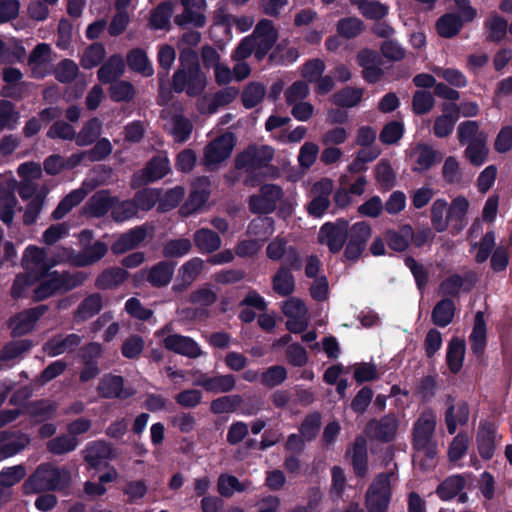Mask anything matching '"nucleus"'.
Masks as SVG:
<instances>
[{
  "label": "nucleus",
  "instance_id": "nucleus-1",
  "mask_svg": "<svg viewBox=\"0 0 512 512\" xmlns=\"http://www.w3.org/2000/svg\"><path fill=\"white\" fill-rule=\"evenodd\" d=\"M16 192L23 200L28 201L23 222L25 225H32V178L21 183H18L15 179L0 183V220L6 225L12 223L17 204Z\"/></svg>",
  "mask_w": 512,
  "mask_h": 512
},
{
  "label": "nucleus",
  "instance_id": "nucleus-2",
  "mask_svg": "<svg viewBox=\"0 0 512 512\" xmlns=\"http://www.w3.org/2000/svg\"><path fill=\"white\" fill-rule=\"evenodd\" d=\"M436 428V415L431 410L421 413L413 428V444L417 450L416 458L423 454L432 460L436 455V445L433 441Z\"/></svg>",
  "mask_w": 512,
  "mask_h": 512
},
{
  "label": "nucleus",
  "instance_id": "nucleus-3",
  "mask_svg": "<svg viewBox=\"0 0 512 512\" xmlns=\"http://www.w3.org/2000/svg\"><path fill=\"white\" fill-rule=\"evenodd\" d=\"M163 346L178 355L196 359L204 355L201 346L191 337L174 332L172 323H167L155 332Z\"/></svg>",
  "mask_w": 512,
  "mask_h": 512
},
{
  "label": "nucleus",
  "instance_id": "nucleus-4",
  "mask_svg": "<svg viewBox=\"0 0 512 512\" xmlns=\"http://www.w3.org/2000/svg\"><path fill=\"white\" fill-rule=\"evenodd\" d=\"M207 79L198 64L178 69L173 75L172 86L175 92L186 91L188 96L200 95L206 87Z\"/></svg>",
  "mask_w": 512,
  "mask_h": 512
},
{
  "label": "nucleus",
  "instance_id": "nucleus-5",
  "mask_svg": "<svg viewBox=\"0 0 512 512\" xmlns=\"http://www.w3.org/2000/svg\"><path fill=\"white\" fill-rule=\"evenodd\" d=\"M391 473L379 474L369 486L365 506L367 512H386L391 500Z\"/></svg>",
  "mask_w": 512,
  "mask_h": 512
},
{
  "label": "nucleus",
  "instance_id": "nucleus-6",
  "mask_svg": "<svg viewBox=\"0 0 512 512\" xmlns=\"http://www.w3.org/2000/svg\"><path fill=\"white\" fill-rule=\"evenodd\" d=\"M71 474L65 468L41 465L34 472V488L43 490H62L69 486Z\"/></svg>",
  "mask_w": 512,
  "mask_h": 512
},
{
  "label": "nucleus",
  "instance_id": "nucleus-7",
  "mask_svg": "<svg viewBox=\"0 0 512 512\" xmlns=\"http://www.w3.org/2000/svg\"><path fill=\"white\" fill-rule=\"evenodd\" d=\"M43 259L44 251L34 247V274H36V268ZM59 291L57 271H45L39 276L34 275V301L47 298Z\"/></svg>",
  "mask_w": 512,
  "mask_h": 512
},
{
  "label": "nucleus",
  "instance_id": "nucleus-8",
  "mask_svg": "<svg viewBox=\"0 0 512 512\" xmlns=\"http://www.w3.org/2000/svg\"><path fill=\"white\" fill-rule=\"evenodd\" d=\"M235 146V137L232 133H225L209 144L204 149V164L210 169L217 168L227 160Z\"/></svg>",
  "mask_w": 512,
  "mask_h": 512
},
{
  "label": "nucleus",
  "instance_id": "nucleus-9",
  "mask_svg": "<svg viewBox=\"0 0 512 512\" xmlns=\"http://www.w3.org/2000/svg\"><path fill=\"white\" fill-rule=\"evenodd\" d=\"M274 157V149L268 145H252L238 154L235 166L238 169L252 171L267 166Z\"/></svg>",
  "mask_w": 512,
  "mask_h": 512
},
{
  "label": "nucleus",
  "instance_id": "nucleus-10",
  "mask_svg": "<svg viewBox=\"0 0 512 512\" xmlns=\"http://www.w3.org/2000/svg\"><path fill=\"white\" fill-rule=\"evenodd\" d=\"M283 195V190L278 185H262L259 194L250 197V210L254 213H270L275 210L277 203L282 199Z\"/></svg>",
  "mask_w": 512,
  "mask_h": 512
},
{
  "label": "nucleus",
  "instance_id": "nucleus-11",
  "mask_svg": "<svg viewBox=\"0 0 512 512\" xmlns=\"http://www.w3.org/2000/svg\"><path fill=\"white\" fill-rule=\"evenodd\" d=\"M347 239L348 222L343 219L324 224L318 234L319 242L327 245L333 253L339 252Z\"/></svg>",
  "mask_w": 512,
  "mask_h": 512
},
{
  "label": "nucleus",
  "instance_id": "nucleus-12",
  "mask_svg": "<svg viewBox=\"0 0 512 512\" xmlns=\"http://www.w3.org/2000/svg\"><path fill=\"white\" fill-rule=\"evenodd\" d=\"M333 182L324 178L316 182L311 189V201L307 206L308 213L313 217H321L330 205Z\"/></svg>",
  "mask_w": 512,
  "mask_h": 512
},
{
  "label": "nucleus",
  "instance_id": "nucleus-13",
  "mask_svg": "<svg viewBox=\"0 0 512 512\" xmlns=\"http://www.w3.org/2000/svg\"><path fill=\"white\" fill-rule=\"evenodd\" d=\"M282 312L288 318L287 329L292 333H299L308 326L307 308L298 298H290L282 305Z\"/></svg>",
  "mask_w": 512,
  "mask_h": 512
},
{
  "label": "nucleus",
  "instance_id": "nucleus-14",
  "mask_svg": "<svg viewBox=\"0 0 512 512\" xmlns=\"http://www.w3.org/2000/svg\"><path fill=\"white\" fill-rule=\"evenodd\" d=\"M266 255L272 261H279L285 257L290 268L299 269L301 267L300 256L296 249L288 245V241L282 236H277L268 243Z\"/></svg>",
  "mask_w": 512,
  "mask_h": 512
},
{
  "label": "nucleus",
  "instance_id": "nucleus-15",
  "mask_svg": "<svg viewBox=\"0 0 512 512\" xmlns=\"http://www.w3.org/2000/svg\"><path fill=\"white\" fill-rule=\"evenodd\" d=\"M251 38L255 39L256 58L262 60L277 40V32L272 21L262 19L256 25Z\"/></svg>",
  "mask_w": 512,
  "mask_h": 512
},
{
  "label": "nucleus",
  "instance_id": "nucleus-16",
  "mask_svg": "<svg viewBox=\"0 0 512 512\" xmlns=\"http://www.w3.org/2000/svg\"><path fill=\"white\" fill-rule=\"evenodd\" d=\"M210 195V181L207 177H199L192 184L190 195L181 208L185 216L199 211L207 202Z\"/></svg>",
  "mask_w": 512,
  "mask_h": 512
},
{
  "label": "nucleus",
  "instance_id": "nucleus-17",
  "mask_svg": "<svg viewBox=\"0 0 512 512\" xmlns=\"http://www.w3.org/2000/svg\"><path fill=\"white\" fill-rule=\"evenodd\" d=\"M97 391L102 398L127 399L135 394L131 387H125L124 379L118 375L107 374L97 386Z\"/></svg>",
  "mask_w": 512,
  "mask_h": 512
},
{
  "label": "nucleus",
  "instance_id": "nucleus-18",
  "mask_svg": "<svg viewBox=\"0 0 512 512\" xmlns=\"http://www.w3.org/2000/svg\"><path fill=\"white\" fill-rule=\"evenodd\" d=\"M82 453L91 468H97L102 462L115 459L117 456L112 445L104 440L89 442Z\"/></svg>",
  "mask_w": 512,
  "mask_h": 512
},
{
  "label": "nucleus",
  "instance_id": "nucleus-19",
  "mask_svg": "<svg viewBox=\"0 0 512 512\" xmlns=\"http://www.w3.org/2000/svg\"><path fill=\"white\" fill-rule=\"evenodd\" d=\"M409 155L413 162L412 169L416 172L427 171L442 157L433 147L425 143L417 144L411 149Z\"/></svg>",
  "mask_w": 512,
  "mask_h": 512
},
{
  "label": "nucleus",
  "instance_id": "nucleus-20",
  "mask_svg": "<svg viewBox=\"0 0 512 512\" xmlns=\"http://www.w3.org/2000/svg\"><path fill=\"white\" fill-rule=\"evenodd\" d=\"M22 265L25 269V274H18L11 287V296L16 300L24 297L26 288L32 286V244L28 245L24 250Z\"/></svg>",
  "mask_w": 512,
  "mask_h": 512
},
{
  "label": "nucleus",
  "instance_id": "nucleus-21",
  "mask_svg": "<svg viewBox=\"0 0 512 512\" xmlns=\"http://www.w3.org/2000/svg\"><path fill=\"white\" fill-rule=\"evenodd\" d=\"M398 421L393 415H386L380 420H372L367 424V433L384 442L391 441L397 432Z\"/></svg>",
  "mask_w": 512,
  "mask_h": 512
},
{
  "label": "nucleus",
  "instance_id": "nucleus-22",
  "mask_svg": "<svg viewBox=\"0 0 512 512\" xmlns=\"http://www.w3.org/2000/svg\"><path fill=\"white\" fill-rule=\"evenodd\" d=\"M204 261L199 257H194L185 262L178 270L179 283L173 286L174 291L186 290L200 275L204 269Z\"/></svg>",
  "mask_w": 512,
  "mask_h": 512
},
{
  "label": "nucleus",
  "instance_id": "nucleus-23",
  "mask_svg": "<svg viewBox=\"0 0 512 512\" xmlns=\"http://www.w3.org/2000/svg\"><path fill=\"white\" fill-rule=\"evenodd\" d=\"M442 111L443 114L435 119L433 126V133L438 138L448 137L459 117V109L456 104H444Z\"/></svg>",
  "mask_w": 512,
  "mask_h": 512
},
{
  "label": "nucleus",
  "instance_id": "nucleus-24",
  "mask_svg": "<svg viewBox=\"0 0 512 512\" xmlns=\"http://www.w3.org/2000/svg\"><path fill=\"white\" fill-rule=\"evenodd\" d=\"M81 342L82 337L78 334L59 335L45 343L43 349L48 355L57 356L72 352Z\"/></svg>",
  "mask_w": 512,
  "mask_h": 512
},
{
  "label": "nucleus",
  "instance_id": "nucleus-25",
  "mask_svg": "<svg viewBox=\"0 0 512 512\" xmlns=\"http://www.w3.org/2000/svg\"><path fill=\"white\" fill-rule=\"evenodd\" d=\"M174 270V263L166 260L160 261L146 271L147 281L153 287H165L171 282Z\"/></svg>",
  "mask_w": 512,
  "mask_h": 512
},
{
  "label": "nucleus",
  "instance_id": "nucleus-26",
  "mask_svg": "<svg viewBox=\"0 0 512 512\" xmlns=\"http://www.w3.org/2000/svg\"><path fill=\"white\" fill-rule=\"evenodd\" d=\"M147 227L139 226L123 234L112 245V251L115 254H123L136 248L147 236Z\"/></svg>",
  "mask_w": 512,
  "mask_h": 512
},
{
  "label": "nucleus",
  "instance_id": "nucleus-27",
  "mask_svg": "<svg viewBox=\"0 0 512 512\" xmlns=\"http://www.w3.org/2000/svg\"><path fill=\"white\" fill-rule=\"evenodd\" d=\"M166 128L175 142L184 143L190 138L193 124L182 114H173L169 116Z\"/></svg>",
  "mask_w": 512,
  "mask_h": 512
},
{
  "label": "nucleus",
  "instance_id": "nucleus-28",
  "mask_svg": "<svg viewBox=\"0 0 512 512\" xmlns=\"http://www.w3.org/2000/svg\"><path fill=\"white\" fill-rule=\"evenodd\" d=\"M193 241L201 253H213L222 245L220 236L209 228H201L195 231Z\"/></svg>",
  "mask_w": 512,
  "mask_h": 512
},
{
  "label": "nucleus",
  "instance_id": "nucleus-29",
  "mask_svg": "<svg viewBox=\"0 0 512 512\" xmlns=\"http://www.w3.org/2000/svg\"><path fill=\"white\" fill-rule=\"evenodd\" d=\"M106 252L107 246L103 242L97 241L90 246H85L77 255L72 257V262L79 267L92 265L103 258Z\"/></svg>",
  "mask_w": 512,
  "mask_h": 512
},
{
  "label": "nucleus",
  "instance_id": "nucleus-30",
  "mask_svg": "<svg viewBox=\"0 0 512 512\" xmlns=\"http://www.w3.org/2000/svg\"><path fill=\"white\" fill-rule=\"evenodd\" d=\"M469 419V407L465 402L451 403L446 411L445 422L449 434H454L457 427L463 426Z\"/></svg>",
  "mask_w": 512,
  "mask_h": 512
},
{
  "label": "nucleus",
  "instance_id": "nucleus-31",
  "mask_svg": "<svg viewBox=\"0 0 512 512\" xmlns=\"http://www.w3.org/2000/svg\"><path fill=\"white\" fill-rule=\"evenodd\" d=\"M170 171V163L166 156L152 158L141 172L142 182H154L163 178Z\"/></svg>",
  "mask_w": 512,
  "mask_h": 512
},
{
  "label": "nucleus",
  "instance_id": "nucleus-32",
  "mask_svg": "<svg viewBox=\"0 0 512 512\" xmlns=\"http://www.w3.org/2000/svg\"><path fill=\"white\" fill-rule=\"evenodd\" d=\"M487 140L488 136H481L467 144L464 156L473 166L479 167L486 162L489 154Z\"/></svg>",
  "mask_w": 512,
  "mask_h": 512
},
{
  "label": "nucleus",
  "instance_id": "nucleus-33",
  "mask_svg": "<svg viewBox=\"0 0 512 512\" xmlns=\"http://www.w3.org/2000/svg\"><path fill=\"white\" fill-rule=\"evenodd\" d=\"M479 454L484 459L492 458L495 450V429L491 424H481L477 434Z\"/></svg>",
  "mask_w": 512,
  "mask_h": 512
},
{
  "label": "nucleus",
  "instance_id": "nucleus-34",
  "mask_svg": "<svg viewBox=\"0 0 512 512\" xmlns=\"http://www.w3.org/2000/svg\"><path fill=\"white\" fill-rule=\"evenodd\" d=\"M124 70L123 58L120 55H112L98 70V79L103 83H110L122 76Z\"/></svg>",
  "mask_w": 512,
  "mask_h": 512
},
{
  "label": "nucleus",
  "instance_id": "nucleus-35",
  "mask_svg": "<svg viewBox=\"0 0 512 512\" xmlns=\"http://www.w3.org/2000/svg\"><path fill=\"white\" fill-rule=\"evenodd\" d=\"M484 28L487 40L498 43L506 37L508 24L503 17L492 13L484 22Z\"/></svg>",
  "mask_w": 512,
  "mask_h": 512
},
{
  "label": "nucleus",
  "instance_id": "nucleus-36",
  "mask_svg": "<svg viewBox=\"0 0 512 512\" xmlns=\"http://www.w3.org/2000/svg\"><path fill=\"white\" fill-rule=\"evenodd\" d=\"M103 307V299L99 293L87 296L74 313L77 322L85 321L97 314Z\"/></svg>",
  "mask_w": 512,
  "mask_h": 512
},
{
  "label": "nucleus",
  "instance_id": "nucleus-37",
  "mask_svg": "<svg viewBox=\"0 0 512 512\" xmlns=\"http://www.w3.org/2000/svg\"><path fill=\"white\" fill-rule=\"evenodd\" d=\"M273 290L280 296H288L295 290L294 277L287 266H281L272 278Z\"/></svg>",
  "mask_w": 512,
  "mask_h": 512
},
{
  "label": "nucleus",
  "instance_id": "nucleus-38",
  "mask_svg": "<svg viewBox=\"0 0 512 512\" xmlns=\"http://www.w3.org/2000/svg\"><path fill=\"white\" fill-rule=\"evenodd\" d=\"M128 277L127 271L119 267L105 269L95 281L99 289H112L122 284Z\"/></svg>",
  "mask_w": 512,
  "mask_h": 512
},
{
  "label": "nucleus",
  "instance_id": "nucleus-39",
  "mask_svg": "<svg viewBox=\"0 0 512 512\" xmlns=\"http://www.w3.org/2000/svg\"><path fill=\"white\" fill-rule=\"evenodd\" d=\"M7 324L8 328L11 329V336L13 338L29 333L32 331V308L25 309L10 317Z\"/></svg>",
  "mask_w": 512,
  "mask_h": 512
},
{
  "label": "nucleus",
  "instance_id": "nucleus-40",
  "mask_svg": "<svg viewBox=\"0 0 512 512\" xmlns=\"http://www.w3.org/2000/svg\"><path fill=\"white\" fill-rule=\"evenodd\" d=\"M127 63L131 70L149 77L153 75L154 69L144 50L136 48L127 55Z\"/></svg>",
  "mask_w": 512,
  "mask_h": 512
},
{
  "label": "nucleus",
  "instance_id": "nucleus-41",
  "mask_svg": "<svg viewBox=\"0 0 512 512\" xmlns=\"http://www.w3.org/2000/svg\"><path fill=\"white\" fill-rule=\"evenodd\" d=\"M275 231L274 220L271 217H257L253 219L247 229L249 236L260 239L263 243Z\"/></svg>",
  "mask_w": 512,
  "mask_h": 512
},
{
  "label": "nucleus",
  "instance_id": "nucleus-42",
  "mask_svg": "<svg viewBox=\"0 0 512 512\" xmlns=\"http://www.w3.org/2000/svg\"><path fill=\"white\" fill-rule=\"evenodd\" d=\"M102 131V122L98 118H92L84 124L75 137L78 146H88L94 143Z\"/></svg>",
  "mask_w": 512,
  "mask_h": 512
},
{
  "label": "nucleus",
  "instance_id": "nucleus-43",
  "mask_svg": "<svg viewBox=\"0 0 512 512\" xmlns=\"http://www.w3.org/2000/svg\"><path fill=\"white\" fill-rule=\"evenodd\" d=\"M79 445L78 438L68 434H62L47 442V450L55 455L67 454L74 451Z\"/></svg>",
  "mask_w": 512,
  "mask_h": 512
},
{
  "label": "nucleus",
  "instance_id": "nucleus-44",
  "mask_svg": "<svg viewBox=\"0 0 512 512\" xmlns=\"http://www.w3.org/2000/svg\"><path fill=\"white\" fill-rule=\"evenodd\" d=\"M413 238V229L409 225H404L397 231H388L386 239L391 249L395 251H404Z\"/></svg>",
  "mask_w": 512,
  "mask_h": 512
},
{
  "label": "nucleus",
  "instance_id": "nucleus-45",
  "mask_svg": "<svg viewBox=\"0 0 512 512\" xmlns=\"http://www.w3.org/2000/svg\"><path fill=\"white\" fill-rule=\"evenodd\" d=\"M471 349L475 354H481L486 346V326L481 312H477L472 333L469 337Z\"/></svg>",
  "mask_w": 512,
  "mask_h": 512
},
{
  "label": "nucleus",
  "instance_id": "nucleus-46",
  "mask_svg": "<svg viewBox=\"0 0 512 512\" xmlns=\"http://www.w3.org/2000/svg\"><path fill=\"white\" fill-rule=\"evenodd\" d=\"M455 306L452 300L443 299L438 302L432 311V321L439 327L449 325L454 317Z\"/></svg>",
  "mask_w": 512,
  "mask_h": 512
},
{
  "label": "nucleus",
  "instance_id": "nucleus-47",
  "mask_svg": "<svg viewBox=\"0 0 512 512\" xmlns=\"http://www.w3.org/2000/svg\"><path fill=\"white\" fill-rule=\"evenodd\" d=\"M464 354L465 342L459 338H453L448 345L446 356L447 363L451 372L457 373L461 369Z\"/></svg>",
  "mask_w": 512,
  "mask_h": 512
},
{
  "label": "nucleus",
  "instance_id": "nucleus-48",
  "mask_svg": "<svg viewBox=\"0 0 512 512\" xmlns=\"http://www.w3.org/2000/svg\"><path fill=\"white\" fill-rule=\"evenodd\" d=\"M352 463L355 473L363 477L367 472V443L363 437L355 440L352 451Z\"/></svg>",
  "mask_w": 512,
  "mask_h": 512
},
{
  "label": "nucleus",
  "instance_id": "nucleus-49",
  "mask_svg": "<svg viewBox=\"0 0 512 512\" xmlns=\"http://www.w3.org/2000/svg\"><path fill=\"white\" fill-rule=\"evenodd\" d=\"M462 28L461 19L455 14H445L436 23V30L441 37L451 38Z\"/></svg>",
  "mask_w": 512,
  "mask_h": 512
},
{
  "label": "nucleus",
  "instance_id": "nucleus-50",
  "mask_svg": "<svg viewBox=\"0 0 512 512\" xmlns=\"http://www.w3.org/2000/svg\"><path fill=\"white\" fill-rule=\"evenodd\" d=\"M448 203L444 199H437L431 206V221L438 232H443L448 227Z\"/></svg>",
  "mask_w": 512,
  "mask_h": 512
},
{
  "label": "nucleus",
  "instance_id": "nucleus-51",
  "mask_svg": "<svg viewBox=\"0 0 512 512\" xmlns=\"http://www.w3.org/2000/svg\"><path fill=\"white\" fill-rule=\"evenodd\" d=\"M192 243L188 238H177L166 241L162 248L165 258H179L190 252Z\"/></svg>",
  "mask_w": 512,
  "mask_h": 512
},
{
  "label": "nucleus",
  "instance_id": "nucleus-52",
  "mask_svg": "<svg viewBox=\"0 0 512 512\" xmlns=\"http://www.w3.org/2000/svg\"><path fill=\"white\" fill-rule=\"evenodd\" d=\"M466 484L465 479L460 475L447 478L437 488V494L443 500H450L458 495Z\"/></svg>",
  "mask_w": 512,
  "mask_h": 512
},
{
  "label": "nucleus",
  "instance_id": "nucleus-53",
  "mask_svg": "<svg viewBox=\"0 0 512 512\" xmlns=\"http://www.w3.org/2000/svg\"><path fill=\"white\" fill-rule=\"evenodd\" d=\"M363 96V89L361 88H353V87H345L342 90L335 93L332 98L333 102L342 107H354L360 103Z\"/></svg>",
  "mask_w": 512,
  "mask_h": 512
},
{
  "label": "nucleus",
  "instance_id": "nucleus-54",
  "mask_svg": "<svg viewBox=\"0 0 512 512\" xmlns=\"http://www.w3.org/2000/svg\"><path fill=\"white\" fill-rule=\"evenodd\" d=\"M432 72L456 88H464L468 84L467 77L459 69L434 66Z\"/></svg>",
  "mask_w": 512,
  "mask_h": 512
},
{
  "label": "nucleus",
  "instance_id": "nucleus-55",
  "mask_svg": "<svg viewBox=\"0 0 512 512\" xmlns=\"http://www.w3.org/2000/svg\"><path fill=\"white\" fill-rule=\"evenodd\" d=\"M468 209L469 201L465 197L458 196L452 200L448 211V217L450 220L457 223L458 230H461L466 224L465 216L468 212Z\"/></svg>",
  "mask_w": 512,
  "mask_h": 512
},
{
  "label": "nucleus",
  "instance_id": "nucleus-56",
  "mask_svg": "<svg viewBox=\"0 0 512 512\" xmlns=\"http://www.w3.org/2000/svg\"><path fill=\"white\" fill-rule=\"evenodd\" d=\"M31 340H14L3 346L0 350V361L6 362L19 357L23 352L30 349Z\"/></svg>",
  "mask_w": 512,
  "mask_h": 512
},
{
  "label": "nucleus",
  "instance_id": "nucleus-57",
  "mask_svg": "<svg viewBox=\"0 0 512 512\" xmlns=\"http://www.w3.org/2000/svg\"><path fill=\"white\" fill-rule=\"evenodd\" d=\"M246 489L245 483L239 482V480L232 475L221 474L217 481V490L223 497H231L235 491L242 492Z\"/></svg>",
  "mask_w": 512,
  "mask_h": 512
},
{
  "label": "nucleus",
  "instance_id": "nucleus-58",
  "mask_svg": "<svg viewBox=\"0 0 512 512\" xmlns=\"http://www.w3.org/2000/svg\"><path fill=\"white\" fill-rule=\"evenodd\" d=\"M481 136H487V134L479 131L476 121H464L457 128V137L462 145L469 144Z\"/></svg>",
  "mask_w": 512,
  "mask_h": 512
},
{
  "label": "nucleus",
  "instance_id": "nucleus-59",
  "mask_svg": "<svg viewBox=\"0 0 512 512\" xmlns=\"http://www.w3.org/2000/svg\"><path fill=\"white\" fill-rule=\"evenodd\" d=\"M286 379L287 370L281 365H274L267 368L260 376L261 383L269 388L282 384Z\"/></svg>",
  "mask_w": 512,
  "mask_h": 512
},
{
  "label": "nucleus",
  "instance_id": "nucleus-60",
  "mask_svg": "<svg viewBox=\"0 0 512 512\" xmlns=\"http://www.w3.org/2000/svg\"><path fill=\"white\" fill-rule=\"evenodd\" d=\"M265 87L260 83L248 84L242 93V102L246 108H253L260 103L265 96Z\"/></svg>",
  "mask_w": 512,
  "mask_h": 512
},
{
  "label": "nucleus",
  "instance_id": "nucleus-61",
  "mask_svg": "<svg viewBox=\"0 0 512 512\" xmlns=\"http://www.w3.org/2000/svg\"><path fill=\"white\" fill-rule=\"evenodd\" d=\"M109 96L115 102H128L134 98L135 89L127 81H118L110 86Z\"/></svg>",
  "mask_w": 512,
  "mask_h": 512
},
{
  "label": "nucleus",
  "instance_id": "nucleus-62",
  "mask_svg": "<svg viewBox=\"0 0 512 512\" xmlns=\"http://www.w3.org/2000/svg\"><path fill=\"white\" fill-rule=\"evenodd\" d=\"M105 48L100 43H94L88 48L85 49L82 58H81V65L85 69H90L98 64L104 59L105 57Z\"/></svg>",
  "mask_w": 512,
  "mask_h": 512
},
{
  "label": "nucleus",
  "instance_id": "nucleus-63",
  "mask_svg": "<svg viewBox=\"0 0 512 512\" xmlns=\"http://www.w3.org/2000/svg\"><path fill=\"white\" fill-rule=\"evenodd\" d=\"M242 402L239 395L219 397L211 402L210 410L214 414L233 412Z\"/></svg>",
  "mask_w": 512,
  "mask_h": 512
},
{
  "label": "nucleus",
  "instance_id": "nucleus-64",
  "mask_svg": "<svg viewBox=\"0 0 512 512\" xmlns=\"http://www.w3.org/2000/svg\"><path fill=\"white\" fill-rule=\"evenodd\" d=\"M173 13V5L171 2H163L155 8L150 17V24L155 29L164 28L170 21Z\"/></svg>",
  "mask_w": 512,
  "mask_h": 512
}]
</instances>
